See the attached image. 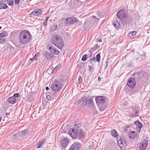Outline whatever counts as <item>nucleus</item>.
Segmentation results:
<instances>
[{"label":"nucleus","mask_w":150,"mask_h":150,"mask_svg":"<svg viewBox=\"0 0 150 150\" xmlns=\"http://www.w3.org/2000/svg\"><path fill=\"white\" fill-rule=\"evenodd\" d=\"M42 11L41 9H36L31 13L30 15L40 16L42 15Z\"/></svg>","instance_id":"obj_13"},{"label":"nucleus","mask_w":150,"mask_h":150,"mask_svg":"<svg viewBox=\"0 0 150 150\" xmlns=\"http://www.w3.org/2000/svg\"><path fill=\"white\" fill-rule=\"evenodd\" d=\"M128 130V129L126 128V127H125L124 129V132H126Z\"/></svg>","instance_id":"obj_50"},{"label":"nucleus","mask_w":150,"mask_h":150,"mask_svg":"<svg viewBox=\"0 0 150 150\" xmlns=\"http://www.w3.org/2000/svg\"><path fill=\"white\" fill-rule=\"evenodd\" d=\"M48 20V19H46L45 20V22H47Z\"/></svg>","instance_id":"obj_55"},{"label":"nucleus","mask_w":150,"mask_h":150,"mask_svg":"<svg viewBox=\"0 0 150 150\" xmlns=\"http://www.w3.org/2000/svg\"><path fill=\"white\" fill-rule=\"evenodd\" d=\"M69 142L68 139L67 138L61 139L60 141V146L62 148H65Z\"/></svg>","instance_id":"obj_10"},{"label":"nucleus","mask_w":150,"mask_h":150,"mask_svg":"<svg viewBox=\"0 0 150 150\" xmlns=\"http://www.w3.org/2000/svg\"><path fill=\"white\" fill-rule=\"evenodd\" d=\"M93 103V99L91 98H86L85 103V105H92Z\"/></svg>","instance_id":"obj_21"},{"label":"nucleus","mask_w":150,"mask_h":150,"mask_svg":"<svg viewBox=\"0 0 150 150\" xmlns=\"http://www.w3.org/2000/svg\"><path fill=\"white\" fill-rule=\"evenodd\" d=\"M67 24H73L76 22L77 21L76 18L74 17H70L66 19Z\"/></svg>","instance_id":"obj_16"},{"label":"nucleus","mask_w":150,"mask_h":150,"mask_svg":"<svg viewBox=\"0 0 150 150\" xmlns=\"http://www.w3.org/2000/svg\"><path fill=\"white\" fill-rule=\"evenodd\" d=\"M36 54H35L34 56L33 57V58H32V59H33V60H36V59H37V58H35L36 57Z\"/></svg>","instance_id":"obj_46"},{"label":"nucleus","mask_w":150,"mask_h":150,"mask_svg":"<svg viewBox=\"0 0 150 150\" xmlns=\"http://www.w3.org/2000/svg\"><path fill=\"white\" fill-rule=\"evenodd\" d=\"M87 58L86 54H84L82 57L81 60L83 61H85L86 60Z\"/></svg>","instance_id":"obj_36"},{"label":"nucleus","mask_w":150,"mask_h":150,"mask_svg":"<svg viewBox=\"0 0 150 150\" xmlns=\"http://www.w3.org/2000/svg\"><path fill=\"white\" fill-rule=\"evenodd\" d=\"M5 42V40L4 39L0 38V43H4Z\"/></svg>","instance_id":"obj_43"},{"label":"nucleus","mask_w":150,"mask_h":150,"mask_svg":"<svg viewBox=\"0 0 150 150\" xmlns=\"http://www.w3.org/2000/svg\"><path fill=\"white\" fill-rule=\"evenodd\" d=\"M88 67L89 68L90 71L91 72H93V68L90 66H89Z\"/></svg>","instance_id":"obj_44"},{"label":"nucleus","mask_w":150,"mask_h":150,"mask_svg":"<svg viewBox=\"0 0 150 150\" xmlns=\"http://www.w3.org/2000/svg\"><path fill=\"white\" fill-rule=\"evenodd\" d=\"M105 62H106V64L105 67V69H106L107 68L108 66V61H106Z\"/></svg>","instance_id":"obj_45"},{"label":"nucleus","mask_w":150,"mask_h":150,"mask_svg":"<svg viewBox=\"0 0 150 150\" xmlns=\"http://www.w3.org/2000/svg\"><path fill=\"white\" fill-rule=\"evenodd\" d=\"M111 134L113 137H116L117 136V133L115 129L112 130L111 131Z\"/></svg>","instance_id":"obj_27"},{"label":"nucleus","mask_w":150,"mask_h":150,"mask_svg":"<svg viewBox=\"0 0 150 150\" xmlns=\"http://www.w3.org/2000/svg\"><path fill=\"white\" fill-rule=\"evenodd\" d=\"M137 34V32L136 31H133L130 32L129 33V34H131L132 36H134Z\"/></svg>","instance_id":"obj_38"},{"label":"nucleus","mask_w":150,"mask_h":150,"mask_svg":"<svg viewBox=\"0 0 150 150\" xmlns=\"http://www.w3.org/2000/svg\"><path fill=\"white\" fill-rule=\"evenodd\" d=\"M64 81L62 78L58 79L52 81L51 88L53 91H57L61 90L64 85Z\"/></svg>","instance_id":"obj_2"},{"label":"nucleus","mask_w":150,"mask_h":150,"mask_svg":"<svg viewBox=\"0 0 150 150\" xmlns=\"http://www.w3.org/2000/svg\"><path fill=\"white\" fill-rule=\"evenodd\" d=\"M84 134L85 133L84 132L82 129H80L79 130V128H78V135H77V137L76 138L79 139L82 138L84 137Z\"/></svg>","instance_id":"obj_17"},{"label":"nucleus","mask_w":150,"mask_h":150,"mask_svg":"<svg viewBox=\"0 0 150 150\" xmlns=\"http://www.w3.org/2000/svg\"><path fill=\"white\" fill-rule=\"evenodd\" d=\"M6 35L5 32H3L0 33V37H3Z\"/></svg>","instance_id":"obj_34"},{"label":"nucleus","mask_w":150,"mask_h":150,"mask_svg":"<svg viewBox=\"0 0 150 150\" xmlns=\"http://www.w3.org/2000/svg\"><path fill=\"white\" fill-rule=\"evenodd\" d=\"M80 24H82V22H80Z\"/></svg>","instance_id":"obj_60"},{"label":"nucleus","mask_w":150,"mask_h":150,"mask_svg":"<svg viewBox=\"0 0 150 150\" xmlns=\"http://www.w3.org/2000/svg\"><path fill=\"white\" fill-rule=\"evenodd\" d=\"M58 68V66H57L53 69L52 71V73H53L56 72Z\"/></svg>","instance_id":"obj_40"},{"label":"nucleus","mask_w":150,"mask_h":150,"mask_svg":"<svg viewBox=\"0 0 150 150\" xmlns=\"http://www.w3.org/2000/svg\"><path fill=\"white\" fill-rule=\"evenodd\" d=\"M45 89L47 91H48L49 90V88L48 86H47L46 87Z\"/></svg>","instance_id":"obj_52"},{"label":"nucleus","mask_w":150,"mask_h":150,"mask_svg":"<svg viewBox=\"0 0 150 150\" xmlns=\"http://www.w3.org/2000/svg\"><path fill=\"white\" fill-rule=\"evenodd\" d=\"M135 125H137L139 128L140 130V129L142 127L143 125L142 123L140 122L139 121H136L135 122Z\"/></svg>","instance_id":"obj_24"},{"label":"nucleus","mask_w":150,"mask_h":150,"mask_svg":"<svg viewBox=\"0 0 150 150\" xmlns=\"http://www.w3.org/2000/svg\"><path fill=\"white\" fill-rule=\"evenodd\" d=\"M99 47V46L97 44H96L93 47L91 48L90 50L92 52L93 51H94L95 50H97Z\"/></svg>","instance_id":"obj_30"},{"label":"nucleus","mask_w":150,"mask_h":150,"mask_svg":"<svg viewBox=\"0 0 150 150\" xmlns=\"http://www.w3.org/2000/svg\"><path fill=\"white\" fill-rule=\"evenodd\" d=\"M125 127H126V128L127 129H128L129 128V126L128 125H127L125 126Z\"/></svg>","instance_id":"obj_53"},{"label":"nucleus","mask_w":150,"mask_h":150,"mask_svg":"<svg viewBox=\"0 0 150 150\" xmlns=\"http://www.w3.org/2000/svg\"><path fill=\"white\" fill-rule=\"evenodd\" d=\"M140 74V73L139 74L138 73H137L136 74H134V75L137 76H139V74ZM139 78H140L139 77Z\"/></svg>","instance_id":"obj_48"},{"label":"nucleus","mask_w":150,"mask_h":150,"mask_svg":"<svg viewBox=\"0 0 150 150\" xmlns=\"http://www.w3.org/2000/svg\"><path fill=\"white\" fill-rule=\"evenodd\" d=\"M95 100L96 103L98 105L103 104L105 102L106 99L104 97L98 96L96 97Z\"/></svg>","instance_id":"obj_7"},{"label":"nucleus","mask_w":150,"mask_h":150,"mask_svg":"<svg viewBox=\"0 0 150 150\" xmlns=\"http://www.w3.org/2000/svg\"><path fill=\"white\" fill-rule=\"evenodd\" d=\"M117 143L118 144H119V146H123V144L122 143V140H119L117 141Z\"/></svg>","instance_id":"obj_37"},{"label":"nucleus","mask_w":150,"mask_h":150,"mask_svg":"<svg viewBox=\"0 0 150 150\" xmlns=\"http://www.w3.org/2000/svg\"><path fill=\"white\" fill-rule=\"evenodd\" d=\"M101 80V78L99 77L98 76V81L99 82Z\"/></svg>","instance_id":"obj_51"},{"label":"nucleus","mask_w":150,"mask_h":150,"mask_svg":"<svg viewBox=\"0 0 150 150\" xmlns=\"http://www.w3.org/2000/svg\"><path fill=\"white\" fill-rule=\"evenodd\" d=\"M45 142V140L44 139H43L41 141H40L37 144V148H40L41 146H42Z\"/></svg>","instance_id":"obj_25"},{"label":"nucleus","mask_w":150,"mask_h":150,"mask_svg":"<svg viewBox=\"0 0 150 150\" xmlns=\"http://www.w3.org/2000/svg\"><path fill=\"white\" fill-rule=\"evenodd\" d=\"M49 50L52 53L54 54L57 55L59 54V51L57 49L53 47H50Z\"/></svg>","instance_id":"obj_20"},{"label":"nucleus","mask_w":150,"mask_h":150,"mask_svg":"<svg viewBox=\"0 0 150 150\" xmlns=\"http://www.w3.org/2000/svg\"><path fill=\"white\" fill-rule=\"evenodd\" d=\"M7 1V3L9 6H12L13 5V0H5L4 2Z\"/></svg>","instance_id":"obj_29"},{"label":"nucleus","mask_w":150,"mask_h":150,"mask_svg":"<svg viewBox=\"0 0 150 150\" xmlns=\"http://www.w3.org/2000/svg\"><path fill=\"white\" fill-rule=\"evenodd\" d=\"M58 26L56 24H55L52 25L51 27L50 30L51 31H53L56 29H57Z\"/></svg>","instance_id":"obj_31"},{"label":"nucleus","mask_w":150,"mask_h":150,"mask_svg":"<svg viewBox=\"0 0 150 150\" xmlns=\"http://www.w3.org/2000/svg\"><path fill=\"white\" fill-rule=\"evenodd\" d=\"M92 17L93 18H96V16H92Z\"/></svg>","instance_id":"obj_56"},{"label":"nucleus","mask_w":150,"mask_h":150,"mask_svg":"<svg viewBox=\"0 0 150 150\" xmlns=\"http://www.w3.org/2000/svg\"><path fill=\"white\" fill-rule=\"evenodd\" d=\"M78 83L79 84H81L82 82V79L80 76H79L78 78Z\"/></svg>","instance_id":"obj_35"},{"label":"nucleus","mask_w":150,"mask_h":150,"mask_svg":"<svg viewBox=\"0 0 150 150\" xmlns=\"http://www.w3.org/2000/svg\"><path fill=\"white\" fill-rule=\"evenodd\" d=\"M148 142L147 140L144 139L142 140L139 144V150H146V149L147 146Z\"/></svg>","instance_id":"obj_5"},{"label":"nucleus","mask_w":150,"mask_h":150,"mask_svg":"<svg viewBox=\"0 0 150 150\" xmlns=\"http://www.w3.org/2000/svg\"><path fill=\"white\" fill-rule=\"evenodd\" d=\"M136 85V82L135 78H131L127 81V85L130 88H133Z\"/></svg>","instance_id":"obj_8"},{"label":"nucleus","mask_w":150,"mask_h":150,"mask_svg":"<svg viewBox=\"0 0 150 150\" xmlns=\"http://www.w3.org/2000/svg\"><path fill=\"white\" fill-rule=\"evenodd\" d=\"M49 18V17H48H48H46V19H48H48Z\"/></svg>","instance_id":"obj_57"},{"label":"nucleus","mask_w":150,"mask_h":150,"mask_svg":"<svg viewBox=\"0 0 150 150\" xmlns=\"http://www.w3.org/2000/svg\"><path fill=\"white\" fill-rule=\"evenodd\" d=\"M46 98L48 100H51L52 99L51 96L49 95H47L46 96Z\"/></svg>","instance_id":"obj_41"},{"label":"nucleus","mask_w":150,"mask_h":150,"mask_svg":"<svg viewBox=\"0 0 150 150\" xmlns=\"http://www.w3.org/2000/svg\"><path fill=\"white\" fill-rule=\"evenodd\" d=\"M30 59V60H31L33 61V59H32V58H30V59Z\"/></svg>","instance_id":"obj_58"},{"label":"nucleus","mask_w":150,"mask_h":150,"mask_svg":"<svg viewBox=\"0 0 150 150\" xmlns=\"http://www.w3.org/2000/svg\"><path fill=\"white\" fill-rule=\"evenodd\" d=\"M5 0H0V10L6 9L8 8L7 5L4 3Z\"/></svg>","instance_id":"obj_18"},{"label":"nucleus","mask_w":150,"mask_h":150,"mask_svg":"<svg viewBox=\"0 0 150 150\" xmlns=\"http://www.w3.org/2000/svg\"><path fill=\"white\" fill-rule=\"evenodd\" d=\"M88 53L86 54L87 58L91 57L92 54V52L90 50L88 51Z\"/></svg>","instance_id":"obj_32"},{"label":"nucleus","mask_w":150,"mask_h":150,"mask_svg":"<svg viewBox=\"0 0 150 150\" xmlns=\"http://www.w3.org/2000/svg\"><path fill=\"white\" fill-rule=\"evenodd\" d=\"M117 16L118 18L120 19L121 21H123V19L125 18L126 16L125 11L123 10H121L117 12Z\"/></svg>","instance_id":"obj_6"},{"label":"nucleus","mask_w":150,"mask_h":150,"mask_svg":"<svg viewBox=\"0 0 150 150\" xmlns=\"http://www.w3.org/2000/svg\"><path fill=\"white\" fill-rule=\"evenodd\" d=\"M31 35L29 31L23 30L19 33L18 40L21 44L26 45L30 42L31 39Z\"/></svg>","instance_id":"obj_1"},{"label":"nucleus","mask_w":150,"mask_h":150,"mask_svg":"<svg viewBox=\"0 0 150 150\" xmlns=\"http://www.w3.org/2000/svg\"><path fill=\"white\" fill-rule=\"evenodd\" d=\"M13 96L14 98L17 97L19 98L20 97V96L18 93H15L13 94Z\"/></svg>","instance_id":"obj_39"},{"label":"nucleus","mask_w":150,"mask_h":150,"mask_svg":"<svg viewBox=\"0 0 150 150\" xmlns=\"http://www.w3.org/2000/svg\"><path fill=\"white\" fill-rule=\"evenodd\" d=\"M52 93V97L53 98H55L57 97L60 95V92L59 91H54Z\"/></svg>","instance_id":"obj_26"},{"label":"nucleus","mask_w":150,"mask_h":150,"mask_svg":"<svg viewBox=\"0 0 150 150\" xmlns=\"http://www.w3.org/2000/svg\"><path fill=\"white\" fill-rule=\"evenodd\" d=\"M1 28V27L0 26V30Z\"/></svg>","instance_id":"obj_59"},{"label":"nucleus","mask_w":150,"mask_h":150,"mask_svg":"<svg viewBox=\"0 0 150 150\" xmlns=\"http://www.w3.org/2000/svg\"><path fill=\"white\" fill-rule=\"evenodd\" d=\"M8 103L12 104H14L16 103V98L13 96L9 97L7 99Z\"/></svg>","instance_id":"obj_19"},{"label":"nucleus","mask_w":150,"mask_h":150,"mask_svg":"<svg viewBox=\"0 0 150 150\" xmlns=\"http://www.w3.org/2000/svg\"><path fill=\"white\" fill-rule=\"evenodd\" d=\"M128 135L130 139L134 140H136L139 138L138 135L137 134L136 132L134 131H130Z\"/></svg>","instance_id":"obj_9"},{"label":"nucleus","mask_w":150,"mask_h":150,"mask_svg":"<svg viewBox=\"0 0 150 150\" xmlns=\"http://www.w3.org/2000/svg\"><path fill=\"white\" fill-rule=\"evenodd\" d=\"M97 41L98 42H102V40L100 38H98L97 39Z\"/></svg>","instance_id":"obj_49"},{"label":"nucleus","mask_w":150,"mask_h":150,"mask_svg":"<svg viewBox=\"0 0 150 150\" xmlns=\"http://www.w3.org/2000/svg\"><path fill=\"white\" fill-rule=\"evenodd\" d=\"M51 42L59 49L63 47L64 46V42L61 37L57 34H54L52 36Z\"/></svg>","instance_id":"obj_3"},{"label":"nucleus","mask_w":150,"mask_h":150,"mask_svg":"<svg viewBox=\"0 0 150 150\" xmlns=\"http://www.w3.org/2000/svg\"><path fill=\"white\" fill-rule=\"evenodd\" d=\"M47 22L44 21L43 23V25L45 26H47Z\"/></svg>","instance_id":"obj_47"},{"label":"nucleus","mask_w":150,"mask_h":150,"mask_svg":"<svg viewBox=\"0 0 150 150\" xmlns=\"http://www.w3.org/2000/svg\"><path fill=\"white\" fill-rule=\"evenodd\" d=\"M81 145L78 142H74L71 146L69 150H79L80 148Z\"/></svg>","instance_id":"obj_11"},{"label":"nucleus","mask_w":150,"mask_h":150,"mask_svg":"<svg viewBox=\"0 0 150 150\" xmlns=\"http://www.w3.org/2000/svg\"><path fill=\"white\" fill-rule=\"evenodd\" d=\"M42 53L43 56L47 60L52 59L53 57V55L51 53L48 52L47 51H44Z\"/></svg>","instance_id":"obj_12"},{"label":"nucleus","mask_w":150,"mask_h":150,"mask_svg":"<svg viewBox=\"0 0 150 150\" xmlns=\"http://www.w3.org/2000/svg\"><path fill=\"white\" fill-rule=\"evenodd\" d=\"M87 97L84 96L81 98L78 101V106H81L82 105H85L86 100Z\"/></svg>","instance_id":"obj_14"},{"label":"nucleus","mask_w":150,"mask_h":150,"mask_svg":"<svg viewBox=\"0 0 150 150\" xmlns=\"http://www.w3.org/2000/svg\"><path fill=\"white\" fill-rule=\"evenodd\" d=\"M20 1V0H14V4L16 5L18 4Z\"/></svg>","instance_id":"obj_42"},{"label":"nucleus","mask_w":150,"mask_h":150,"mask_svg":"<svg viewBox=\"0 0 150 150\" xmlns=\"http://www.w3.org/2000/svg\"><path fill=\"white\" fill-rule=\"evenodd\" d=\"M113 24L115 28L119 29L120 28V24L117 21H114L113 23Z\"/></svg>","instance_id":"obj_22"},{"label":"nucleus","mask_w":150,"mask_h":150,"mask_svg":"<svg viewBox=\"0 0 150 150\" xmlns=\"http://www.w3.org/2000/svg\"><path fill=\"white\" fill-rule=\"evenodd\" d=\"M96 19H97V20L96 21H99V18H97Z\"/></svg>","instance_id":"obj_54"},{"label":"nucleus","mask_w":150,"mask_h":150,"mask_svg":"<svg viewBox=\"0 0 150 150\" xmlns=\"http://www.w3.org/2000/svg\"><path fill=\"white\" fill-rule=\"evenodd\" d=\"M75 127L70 129L69 131V135L73 138L75 139L78 135L79 126L75 124Z\"/></svg>","instance_id":"obj_4"},{"label":"nucleus","mask_w":150,"mask_h":150,"mask_svg":"<svg viewBox=\"0 0 150 150\" xmlns=\"http://www.w3.org/2000/svg\"><path fill=\"white\" fill-rule=\"evenodd\" d=\"M19 135L21 136H26L28 134V132L26 130H23L22 131L19 132Z\"/></svg>","instance_id":"obj_23"},{"label":"nucleus","mask_w":150,"mask_h":150,"mask_svg":"<svg viewBox=\"0 0 150 150\" xmlns=\"http://www.w3.org/2000/svg\"><path fill=\"white\" fill-rule=\"evenodd\" d=\"M100 53L98 54L96 56V60L98 62H100Z\"/></svg>","instance_id":"obj_33"},{"label":"nucleus","mask_w":150,"mask_h":150,"mask_svg":"<svg viewBox=\"0 0 150 150\" xmlns=\"http://www.w3.org/2000/svg\"><path fill=\"white\" fill-rule=\"evenodd\" d=\"M133 114L130 115L131 117H134L139 116L138 113L139 112V110L138 108H135L133 109L132 110Z\"/></svg>","instance_id":"obj_15"},{"label":"nucleus","mask_w":150,"mask_h":150,"mask_svg":"<svg viewBox=\"0 0 150 150\" xmlns=\"http://www.w3.org/2000/svg\"><path fill=\"white\" fill-rule=\"evenodd\" d=\"M95 59L96 58L95 57H93L91 58L89 61L90 63L91 64H92V65L93 66V63H95L96 61V60Z\"/></svg>","instance_id":"obj_28"}]
</instances>
